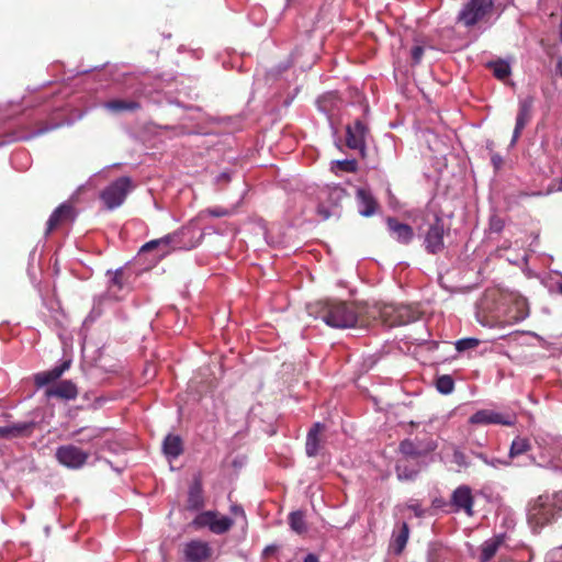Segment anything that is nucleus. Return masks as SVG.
<instances>
[{"mask_svg": "<svg viewBox=\"0 0 562 562\" xmlns=\"http://www.w3.org/2000/svg\"><path fill=\"white\" fill-rule=\"evenodd\" d=\"M562 512V491L542 494L532 499L527 508V521L535 533L552 524Z\"/></svg>", "mask_w": 562, "mask_h": 562, "instance_id": "1", "label": "nucleus"}, {"mask_svg": "<svg viewBox=\"0 0 562 562\" xmlns=\"http://www.w3.org/2000/svg\"><path fill=\"white\" fill-rule=\"evenodd\" d=\"M318 314L325 324L333 328H351L358 323V312L356 307L345 301H324L321 303Z\"/></svg>", "mask_w": 562, "mask_h": 562, "instance_id": "2", "label": "nucleus"}, {"mask_svg": "<svg viewBox=\"0 0 562 562\" xmlns=\"http://www.w3.org/2000/svg\"><path fill=\"white\" fill-rule=\"evenodd\" d=\"M529 316L528 303L524 297L515 299L513 305L508 308L506 314H492L486 315L484 307H481L477 312V321L483 326L495 327L514 325L522 322Z\"/></svg>", "mask_w": 562, "mask_h": 562, "instance_id": "3", "label": "nucleus"}, {"mask_svg": "<svg viewBox=\"0 0 562 562\" xmlns=\"http://www.w3.org/2000/svg\"><path fill=\"white\" fill-rule=\"evenodd\" d=\"M493 8V0H469L459 11L457 22L467 29L473 27L490 16Z\"/></svg>", "mask_w": 562, "mask_h": 562, "instance_id": "4", "label": "nucleus"}, {"mask_svg": "<svg viewBox=\"0 0 562 562\" xmlns=\"http://www.w3.org/2000/svg\"><path fill=\"white\" fill-rule=\"evenodd\" d=\"M132 189L133 183L131 178L121 177L103 189L100 199L108 210H114L123 204Z\"/></svg>", "mask_w": 562, "mask_h": 562, "instance_id": "5", "label": "nucleus"}, {"mask_svg": "<svg viewBox=\"0 0 562 562\" xmlns=\"http://www.w3.org/2000/svg\"><path fill=\"white\" fill-rule=\"evenodd\" d=\"M169 248L172 250H191L199 246L203 234L194 225H186L180 229L168 234Z\"/></svg>", "mask_w": 562, "mask_h": 562, "instance_id": "6", "label": "nucleus"}, {"mask_svg": "<svg viewBox=\"0 0 562 562\" xmlns=\"http://www.w3.org/2000/svg\"><path fill=\"white\" fill-rule=\"evenodd\" d=\"M234 521L228 516L220 515L214 510H206L200 513L192 521V526L196 529L207 527L215 535H223L227 532Z\"/></svg>", "mask_w": 562, "mask_h": 562, "instance_id": "7", "label": "nucleus"}, {"mask_svg": "<svg viewBox=\"0 0 562 562\" xmlns=\"http://www.w3.org/2000/svg\"><path fill=\"white\" fill-rule=\"evenodd\" d=\"M90 453L75 445H63L56 449L55 458L64 467L78 470L88 461Z\"/></svg>", "mask_w": 562, "mask_h": 562, "instance_id": "8", "label": "nucleus"}, {"mask_svg": "<svg viewBox=\"0 0 562 562\" xmlns=\"http://www.w3.org/2000/svg\"><path fill=\"white\" fill-rule=\"evenodd\" d=\"M446 232L443 220L436 215L424 235V247L428 254L437 255L445 249Z\"/></svg>", "mask_w": 562, "mask_h": 562, "instance_id": "9", "label": "nucleus"}, {"mask_svg": "<svg viewBox=\"0 0 562 562\" xmlns=\"http://www.w3.org/2000/svg\"><path fill=\"white\" fill-rule=\"evenodd\" d=\"M369 130L366 123L357 119L346 127V145L348 148L358 150L362 156L366 151V136Z\"/></svg>", "mask_w": 562, "mask_h": 562, "instance_id": "10", "label": "nucleus"}, {"mask_svg": "<svg viewBox=\"0 0 562 562\" xmlns=\"http://www.w3.org/2000/svg\"><path fill=\"white\" fill-rule=\"evenodd\" d=\"M437 448V443L431 438L426 439H405L400 443V451L408 458H419L432 452Z\"/></svg>", "mask_w": 562, "mask_h": 562, "instance_id": "11", "label": "nucleus"}, {"mask_svg": "<svg viewBox=\"0 0 562 562\" xmlns=\"http://www.w3.org/2000/svg\"><path fill=\"white\" fill-rule=\"evenodd\" d=\"M535 103V98L532 95H527L525 98H520L518 102V113L516 117V124L513 133V137L510 140V146H514L525 126L530 122L532 117V108Z\"/></svg>", "mask_w": 562, "mask_h": 562, "instance_id": "12", "label": "nucleus"}, {"mask_svg": "<svg viewBox=\"0 0 562 562\" xmlns=\"http://www.w3.org/2000/svg\"><path fill=\"white\" fill-rule=\"evenodd\" d=\"M469 422L473 425H504L512 426L515 423V418L508 414H502L491 409H480L474 413Z\"/></svg>", "mask_w": 562, "mask_h": 562, "instance_id": "13", "label": "nucleus"}, {"mask_svg": "<svg viewBox=\"0 0 562 562\" xmlns=\"http://www.w3.org/2000/svg\"><path fill=\"white\" fill-rule=\"evenodd\" d=\"M212 554V548L206 541L191 540L183 547L186 562H205Z\"/></svg>", "mask_w": 562, "mask_h": 562, "instance_id": "14", "label": "nucleus"}, {"mask_svg": "<svg viewBox=\"0 0 562 562\" xmlns=\"http://www.w3.org/2000/svg\"><path fill=\"white\" fill-rule=\"evenodd\" d=\"M474 498L472 491L467 485L457 487L451 495V505L454 506V510H463L467 515H473Z\"/></svg>", "mask_w": 562, "mask_h": 562, "instance_id": "15", "label": "nucleus"}, {"mask_svg": "<svg viewBox=\"0 0 562 562\" xmlns=\"http://www.w3.org/2000/svg\"><path fill=\"white\" fill-rule=\"evenodd\" d=\"M356 200L358 204V212L361 216L371 217L376 213L379 203L369 189H357Z\"/></svg>", "mask_w": 562, "mask_h": 562, "instance_id": "16", "label": "nucleus"}, {"mask_svg": "<svg viewBox=\"0 0 562 562\" xmlns=\"http://www.w3.org/2000/svg\"><path fill=\"white\" fill-rule=\"evenodd\" d=\"M383 316L390 317V326H402L415 319L414 311L409 306H386L383 311Z\"/></svg>", "mask_w": 562, "mask_h": 562, "instance_id": "17", "label": "nucleus"}, {"mask_svg": "<svg viewBox=\"0 0 562 562\" xmlns=\"http://www.w3.org/2000/svg\"><path fill=\"white\" fill-rule=\"evenodd\" d=\"M386 225L391 236L400 244L408 245L413 240L414 231L408 224L401 223L395 217H387Z\"/></svg>", "mask_w": 562, "mask_h": 562, "instance_id": "18", "label": "nucleus"}, {"mask_svg": "<svg viewBox=\"0 0 562 562\" xmlns=\"http://www.w3.org/2000/svg\"><path fill=\"white\" fill-rule=\"evenodd\" d=\"M75 218V210L68 203L60 204L49 216L47 221L46 234H49L58 225L70 222Z\"/></svg>", "mask_w": 562, "mask_h": 562, "instance_id": "19", "label": "nucleus"}, {"mask_svg": "<svg viewBox=\"0 0 562 562\" xmlns=\"http://www.w3.org/2000/svg\"><path fill=\"white\" fill-rule=\"evenodd\" d=\"M70 367V360H65L47 371L38 372L34 375V382L37 387H43L59 379Z\"/></svg>", "mask_w": 562, "mask_h": 562, "instance_id": "20", "label": "nucleus"}, {"mask_svg": "<svg viewBox=\"0 0 562 562\" xmlns=\"http://www.w3.org/2000/svg\"><path fill=\"white\" fill-rule=\"evenodd\" d=\"M78 395L76 384L70 380H64L58 384L46 390L47 397H58L63 400H75Z\"/></svg>", "mask_w": 562, "mask_h": 562, "instance_id": "21", "label": "nucleus"}, {"mask_svg": "<svg viewBox=\"0 0 562 562\" xmlns=\"http://www.w3.org/2000/svg\"><path fill=\"white\" fill-rule=\"evenodd\" d=\"M108 428H100L94 426L81 427L75 430L71 436L78 437L77 442L81 445L94 443L95 441L102 439L108 432Z\"/></svg>", "mask_w": 562, "mask_h": 562, "instance_id": "22", "label": "nucleus"}, {"mask_svg": "<svg viewBox=\"0 0 562 562\" xmlns=\"http://www.w3.org/2000/svg\"><path fill=\"white\" fill-rule=\"evenodd\" d=\"M409 537V528L406 522H402L400 529L397 531H393L391 541H390V550L396 554L400 555L408 541Z\"/></svg>", "mask_w": 562, "mask_h": 562, "instance_id": "23", "label": "nucleus"}, {"mask_svg": "<svg viewBox=\"0 0 562 562\" xmlns=\"http://www.w3.org/2000/svg\"><path fill=\"white\" fill-rule=\"evenodd\" d=\"M35 423L33 422H19L10 426L2 427L1 438L10 439L18 438L32 432Z\"/></svg>", "mask_w": 562, "mask_h": 562, "instance_id": "24", "label": "nucleus"}, {"mask_svg": "<svg viewBox=\"0 0 562 562\" xmlns=\"http://www.w3.org/2000/svg\"><path fill=\"white\" fill-rule=\"evenodd\" d=\"M324 430V425L321 423L314 424V426L308 430L306 436L305 450L308 457H315L319 450V435Z\"/></svg>", "mask_w": 562, "mask_h": 562, "instance_id": "25", "label": "nucleus"}, {"mask_svg": "<svg viewBox=\"0 0 562 562\" xmlns=\"http://www.w3.org/2000/svg\"><path fill=\"white\" fill-rule=\"evenodd\" d=\"M103 108L111 113L134 112L140 109V103L135 100L114 99L106 101Z\"/></svg>", "mask_w": 562, "mask_h": 562, "instance_id": "26", "label": "nucleus"}, {"mask_svg": "<svg viewBox=\"0 0 562 562\" xmlns=\"http://www.w3.org/2000/svg\"><path fill=\"white\" fill-rule=\"evenodd\" d=\"M162 451L168 458H178L183 451L181 438L176 435H168L162 442Z\"/></svg>", "mask_w": 562, "mask_h": 562, "instance_id": "27", "label": "nucleus"}, {"mask_svg": "<svg viewBox=\"0 0 562 562\" xmlns=\"http://www.w3.org/2000/svg\"><path fill=\"white\" fill-rule=\"evenodd\" d=\"M502 543L503 536H497L484 541L481 546L480 561L488 562L496 554Z\"/></svg>", "mask_w": 562, "mask_h": 562, "instance_id": "28", "label": "nucleus"}, {"mask_svg": "<svg viewBox=\"0 0 562 562\" xmlns=\"http://www.w3.org/2000/svg\"><path fill=\"white\" fill-rule=\"evenodd\" d=\"M486 67L493 71V75L498 80L507 79L512 74L510 64L504 59L492 60L486 64Z\"/></svg>", "mask_w": 562, "mask_h": 562, "instance_id": "29", "label": "nucleus"}, {"mask_svg": "<svg viewBox=\"0 0 562 562\" xmlns=\"http://www.w3.org/2000/svg\"><path fill=\"white\" fill-rule=\"evenodd\" d=\"M322 194L326 195L327 201L336 211L339 203L347 196L346 190L339 186L329 187Z\"/></svg>", "mask_w": 562, "mask_h": 562, "instance_id": "30", "label": "nucleus"}, {"mask_svg": "<svg viewBox=\"0 0 562 562\" xmlns=\"http://www.w3.org/2000/svg\"><path fill=\"white\" fill-rule=\"evenodd\" d=\"M289 525L291 529L299 535H302L307 530L304 514L300 510L293 512L289 515Z\"/></svg>", "mask_w": 562, "mask_h": 562, "instance_id": "31", "label": "nucleus"}, {"mask_svg": "<svg viewBox=\"0 0 562 562\" xmlns=\"http://www.w3.org/2000/svg\"><path fill=\"white\" fill-rule=\"evenodd\" d=\"M530 442L527 438L517 437L513 440L509 449V458L514 459L530 450Z\"/></svg>", "mask_w": 562, "mask_h": 562, "instance_id": "32", "label": "nucleus"}, {"mask_svg": "<svg viewBox=\"0 0 562 562\" xmlns=\"http://www.w3.org/2000/svg\"><path fill=\"white\" fill-rule=\"evenodd\" d=\"M418 473V469L416 468H409L407 462L404 460H400L396 464V475L398 480H413L416 477Z\"/></svg>", "mask_w": 562, "mask_h": 562, "instance_id": "33", "label": "nucleus"}, {"mask_svg": "<svg viewBox=\"0 0 562 562\" xmlns=\"http://www.w3.org/2000/svg\"><path fill=\"white\" fill-rule=\"evenodd\" d=\"M436 389L439 393L448 395L454 390V381L448 374L440 375L436 380Z\"/></svg>", "mask_w": 562, "mask_h": 562, "instance_id": "34", "label": "nucleus"}, {"mask_svg": "<svg viewBox=\"0 0 562 562\" xmlns=\"http://www.w3.org/2000/svg\"><path fill=\"white\" fill-rule=\"evenodd\" d=\"M169 239L170 237H168V234L165 235L164 237L161 238H158V239H153L148 243H146L145 245L142 246L140 248V251H150L153 249H156L158 247H164L166 248L165 251H162L161 256L166 255L169 250Z\"/></svg>", "mask_w": 562, "mask_h": 562, "instance_id": "35", "label": "nucleus"}, {"mask_svg": "<svg viewBox=\"0 0 562 562\" xmlns=\"http://www.w3.org/2000/svg\"><path fill=\"white\" fill-rule=\"evenodd\" d=\"M189 507L193 509H198L203 505L201 486L199 484L193 485L189 491L188 498Z\"/></svg>", "mask_w": 562, "mask_h": 562, "instance_id": "36", "label": "nucleus"}, {"mask_svg": "<svg viewBox=\"0 0 562 562\" xmlns=\"http://www.w3.org/2000/svg\"><path fill=\"white\" fill-rule=\"evenodd\" d=\"M358 164L355 159H344L333 161L331 169L334 171L356 172Z\"/></svg>", "mask_w": 562, "mask_h": 562, "instance_id": "37", "label": "nucleus"}, {"mask_svg": "<svg viewBox=\"0 0 562 562\" xmlns=\"http://www.w3.org/2000/svg\"><path fill=\"white\" fill-rule=\"evenodd\" d=\"M479 345H480V340L477 338H473V337H468V338L459 339L454 344L456 349L459 352H463V351H467V350H470V349H474Z\"/></svg>", "mask_w": 562, "mask_h": 562, "instance_id": "38", "label": "nucleus"}, {"mask_svg": "<svg viewBox=\"0 0 562 562\" xmlns=\"http://www.w3.org/2000/svg\"><path fill=\"white\" fill-rule=\"evenodd\" d=\"M203 214H206L209 216L213 217H225L232 214V212L228 209L222 207V206H214L209 207L203 211Z\"/></svg>", "mask_w": 562, "mask_h": 562, "instance_id": "39", "label": "nucleus"}, {"mask_svg": "<svg viewBox=\"0 0 562 562\" xmlns=\"http://www.w3.org/2000/svg\"><path fill=\"white\" fill-rule=\"evenodd\" d=\"M424 55V47L420 45H416L411 50V56L414 65H417L420 63Z\"/></svg>", "mask_w": 562, "mask_h": 562, "instance_id": "40", "label": "nucleus"}, {"mask_svg": "<svg viewBox=\"0 0 562 562\" xmlns=\"http://www.w3.org/2000/svg\"><path fill=\"white\" fill-rule=\"evenodd\" d=\"M317 213L322 216L323 220H327L331 215H336L337 211L335 209H333V206L330 209H328L324 204L321 203L317 206Z\"/></svg>", "mask_w": 562, "mask_h": 562, "instance_id": "41", "label": "nucleus"}, {"mask_svg": "<svg viewBox=\"0 0 562 562\" xmlns=\"http://www.w3.org/2000/svg\"><path fill=\"white\" fill-rule=\"evenodd\" d=\"M122 276L123 271L121 269L116 270L111 279L112 285L117 286L119 289H122Z\"/></svg>", "mask_w": 562, "mask_h": 562, "instance_id": "42", "label": "nucleus"}, {"mask_svg": "<svg viewBox=\"0 0 562 562\" xmlns=\"http://www.w3.org/2000/svg\"><path fill=\"white\" fill-rule=\"evenodd\" d=\"M491 161H492V165L494 166L495 170L501 169L503 166V162H504L502 156L498 154H492Z\"/></svg>", "mask_w": 562, "mask_h": 562, "instance_id": "43", "label": "nucleus"}, {"mask_svg": "<svg viewBox=\"0 0 562 562\" xmlns=\"http://www.w3.org/2000/svg\"><path fill=\"white\" fill-rule=\"evenodd\" d=\"M509 464H510L509 461L501 460V459H490L487 462V465H491L493 468H498L501 465H509Z\"/></svg>", "mask_w": 562, "mask_h": 562, "instance_id": "44", "label": "nucleus"}, {"mask_svg": "<svg viewBox=\"0 0 562 562\" xmlns=\"http://www.w3.org/2000/svg\"><path fill=\"white\" fill-rule=\"evenodd\" d=\"M453 458L459 465H467L465 456L461 451H456Z\"/></svg>", "mask_w": 562, "mask_h": 562, "instance_id": "45", "label": "nucleus"}, {"mask_svg": "<svg viewBox=\"0 0 562 562\" xmlns=\"http://www.w3.org/2000/svg\"><path fill=\"white\" fill-rule=\"evenodd\" d=\"M231 509H232V512H233L235 515H241L243 517H245V512H244V509H243L240 506H238V505H233V506L231 507Z\"/></svg>", "mask_w": 562, "mask_h": 562, "instance_id": "46", "label": "nucleus"}, {"mask_svg": "<svg viewBox=\"0 0 562 562\" xmlns=\"http://www.w3.org/2000/svg\"><path fill=\"white\" fill-rule=\"evenodd\" d=\"M304 562H319V560L314 553H308L305 557Z\"/></svg>", "mask_w": 562, "mask_h": 562, "instance_id": "47", "label": "nucleus"}, {"mask_svg": "<svg viewBox=\"0 0 562 562\" xmlns=\"http://www.w3.org/2000/svg\"><path fill=\"white\" fill-rule=\"evenodd\" d=\"M217 181L221 182V181H229V175L227 172H223L221 173L218 177H217Z\"/></svg>", "mask_w": 562, "mask_h": 562, "instance_id": "48", "label": "nucleus"}, {"mask_svg": "<svg viewBox=\"0 0 562 562\" xmlns=\"http://www.w3.org/2000/svg\"><path fill=\"white\" fill-rule=\"evenodd\" d=\"M476 457H477L480 460H482L485 464H487V462H488V460H490V459H488L485 454H483V453H476Z\"/></svg>", "mask_w": 562, "mask_h": 562, "instance_id": "49", "label": "nucleus"}, {"mask_svg": "<svg viewBox=\"0 0 562 562\" xmlns=\"http://www.w3.org/2000/svg\"><path fill=\"white\" fill-rule=\"evenodd\" d=\"M557 290L560 294H562V279L557 282Z\"/></svg>", "mask_w": 562, "mask_h": 562, "instance_id": "50", "label": "nucleus"}, {"mask_svg": "<svg viewBox=\"0 0 562 562\" xmlns=\"http://www.w3.org/2000/svg\"><path fill=\"white\" fill-rule=\"evenodd\" d=\"M271 550L272 549L270 547H268V548L265 549V553L271 552Z\"/></svg>", "mask_w": 562, "mask_h": 562, "instance_id": "51", "label": "nucleus"}]
</instances>
